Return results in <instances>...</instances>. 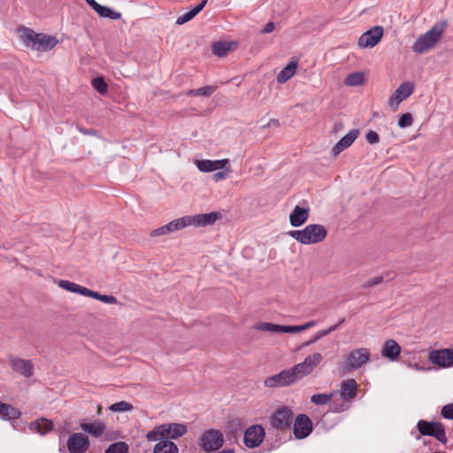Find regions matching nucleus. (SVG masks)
<instances>
[{"label":"nucleus","instance_id":"19","mask_svg":"<svg viewBox=\"0 0 453 453\" xmlns=\"http://www.w3.org/2000/svg\"><path fill=\"white\" fill-rule=\"evenodd\" d=\"M357 129L349 130L332 149V154L335 157L348 149L357 138Z\"/></svg>","mask_w":453,"mask_h":453},{"label":"nucleus","instance_id":"33","mask_svg":"<svg viewBox=\"0 0 453 453\" xmlns=\"http://www.w3.org/2000/svg\"><path fill=\"white\" fill-rule=\"evenodd\" d=\"M365 83V76L362 72H355L349 74L345 81L344 84L349 87H358L362 86Z\"/></svg>","mask_w":453,"mask_h":453},{"label":"nucleus","instance_id":"24","mask_svg":"<svg viewBox=\"0 0 453 453\" xmlns=\"http://www.w3.org/2000/svg\"><path fill=\"white\" fill-rule=\"evenodd\" d=\"M401 354V346L393 339L387 340L381 349V356L390 361H396Z\"/></svg>","mask_w":453,"mask_h":453},{"label":"nucleus","instance_id":"38","mask_svg":"<svg viewBox=\"0 0 453 453\" xmlns=\"http://www.w3.org/2000/svg\"><path fill=\"white\" fill-rule=\"evenodd\" d=\"M129 446L125 441H118L111 444L105 453H127Z\"/></svg>","mask_w":453,"mask_h":453},{"label":"nucleus","instance_id":"26","mask_svg":"<svg viewBox=\"0 0 453 453\" xmlns=\"http://www.w3.org/2000/svg\"><path fill=\"white\" fill-rule=\"evenodd\" d=\"M80 428L94 437H99L104 433L106 426L102 421L95 420L92 423H81Z\"/></svg>","mask_w":453,"mask_h":453},{"label":"nucleus","instance_id":"10","mask_svg":"<svg viewBox=\"0 0 453 453\" xmlns=\"http://www.w3.org/2000/svg\"><path fill=\"white\" fill-rule=\"evenodd\" d=\"M297 381L298 380L291 367L290 369L283 370L275 375L267 377L264 383L267 388H280L290 386Z\"/></svg>","mask_w":453,"mask_h":453},{"label":"nucleus","instance_id":"32","mask_svg":"<svg viewBox=\"0 0 453 453\" xmlns=\"http://www.w3.org/2000/svg\"><path fill=\"white\" fill-rule=\"evenodd\" d=\"M18 34L25 46L33 50V44L35 42L38 34L27 27L19 28Z\"/></svg>","mask_w":453,"mask_h":453},{"label":"nucleus","instance_id":"37","mask_svg":"<svg viewBox=\"0 0 453 453\" xmlns=\"http://www.w3.org/2000/svg\"><path fill=\"white\" fill-rule=\"evenodd\" d=\"M230 50V44L226 42H217L212 44L211 50L218 57L225 56Z\"/></svg>","mask_w":453,"mask_h":453},{"label":"nucleus","instance_id":"49","mask_svg":"<svg viewBox=\"0 0 453 453\" xmlns=\"http://www.w3.org/2000/svg\"><path fill=\"white\" fill-rule=\"evenodd\" d=\"M275 25L273 22H268L265 27L262 29V33L268 34L274 30Z\"/></svg>","mask_w":453,"mask_h":453},{"label":"nucleus","instance_id":"44","mask_svg":"<svg viewBox=\"0 0 453 453\" xmlns=\"http://www.w3.org/2000/svg\"><path fill=\"white\" fill-rule=\"evenodd\" d=\"M413 117L411 113H403L400 116L398 119V127L400 128H406L412 125Z\"/></svg>","mask_w":453,"mask_h":453},{"label":"nucleus","instance_id":"9","mask_svg":"<svg viewBox=\"0 0 453 453\" xmlns=\"http://www.w3.org/2000/svg\"><path fill=\"white\" fill-rule=\"evenodd\" d=\"M269 420L273 428L285 431L290 428L293 420V413L289 408L283 406L273 411Z\"/></svg>","mask_w":453,"mask_h":453},{"label":"nucleus","instance_id":"2","mask_svg":"<svg viewBox=\"0 0 453 453\" xmlns=\"http://www.w3.org/2000/svg\"><path fill=\"white\" fill-rule=\"evenodd\" d=\"M288 234L301 244L311 245L323 242L327 231L323 225L310 224L301 230H291Z\"/></svg>","mask_w":453,"mask_h":453},{"label":"nucleus","instance_id":"17","mask_svg":"<svg viewBox=\"0 0 453 453\" xmlns=\"http://www.w3.org/2000/svg\"><path fill=\"white\" fill-rule=\"evenodd\" d=\"M293 429L294 434L297 439H303L311 433L312 423L306 415L300 414L294 422Z\"/></svg>","mask_w":453,"mask_h":453},{"label":"nucleus","instance_id":"57","mask_svg":"<svg viewBox=\"0 0 453 453\" xmlns=\"http://www.w3.org/2000/svg\"><path fill=\"white\" fill-rule=\"evenodd\" d=\"M411 367L417 369V370H421L422 368L418 365H411Z\"/></svg>","mask_w":453,"mask_h":453},{"label":"nucleus","instance_id":"27","mask_svg":"<svg viewBox=\"0 0 453 453\" xmlns=\"http://www.w3.org/2000/svg\"><path fill=\"white\" fill-rule=\"evenodd\" d=\"M53 427V422L45 418H39L29 424L30 430L41 435H44L48 432H50Z\"/></svg>","mask_w":453,"mask_h":453},{"label":"nucleus","instance_id":"52","mask_svg":"<svg viewBox=\"0 0 453 453\" xmlns=\"http://www.w3.org/2000/svg\"><path fill=\"white\" fill-rule=\"evenodd\" d=\"M342 322V320L341 322H339L338 324L334 325V326H330V327H329V328H327V329H325V331H328V334H329L330 333H332V332L335 331V330L338 328V326H340V324H341Z\"/></svg>","mask_w":453,"mask_h":453},{"label":"nucleus","instance_id":"34","mask_svg":"<svg viewBox=\"0 0 453 453\" xmlns=\"http://www.w3.org/2000/svg\"><path fill=\"white\" fill-rule=\"evenodd\" d=\"M170 223L172 225L173 232L182 230L188 226H193L191 215L180 217L179 219L170 221Z\"/></svg>","mask_w":453,"mask_h":453},{"label":"nucleus","instance_id":"48","mask_svg":"<svg viewBox=\"0 0 453 453\" xmlns=\"http://www.w3.org/2000/svg\"><path fill=\"white\" fill-rule=\"evenodd\" d=\"M365 139L371 144H376L380 141L379 134L375 131H372V130H370L366 133Z\"/></svg>","mask_w":453,"mask_h":453},{"label":"nucleus","instance_id":"41","mask_svg":"<svg viewBox=\"0 0 453 453\" xmlns=\"http://www.w3.org/2000/svg\"><path fill=\"white\" fill-rule=\"evenodd\" d=\"M214 88L212 87H203L197 89H191L187 92V96H208L213 92Z\"/></svg>","mask_w":453,"mask_h":453},{"label":"nucleus","instance_id":"25","mask_svg":"<svg viewBox=\"0 0 453 453\" xmlns=\"http://www.w3.org/2000/svg\"><path fill=\"white\" fill-rule=\"evenodd\" d=\"M357 384L353 379L342 380L339 391L341 398L343 401H349L354 398L357 395Z\"/></svg>","mask_w":453,"mask_h":453},{"label":"nucleus","instance_id":"18","mask_svg":"<svg viewBox=\"0 0 453 453\" xmlns=\"http://www.w3.org/2000/svg\"><path fill=\"white\" fill-rule=\"evenodd\" d=\"M58 43L56 36L38 34L35 42L33 44V50L48 51L52 50Z\"/></svg>","mask_w":453,"mask_h":453},{"label":"nucleus","instance_id":"54","mask_svg":"<svg viewBox=\"0 0 453 453\" xmlns=\"http://www.w3.org/2000/svg\"><path fill=\"white\" fill-rule=\"evenodd\" d=\"M214 453H235L234 449H224L222 450L214 451Z\"/></svg>","mask_w":453,"mask_h":453},{"label":"nucleus","instance_id":"21","mask_svg":"<svg viewBox=\"0 0 453 453\" xmlns=\"http://www.w3.org/2000/svg\"><path fill=\"white\" fill-rule=\"evenodd\" d=\"M12 368L25 377H31L33 375L34 365L30 360L19 357H12L10 359Z\"/></svg>","mask_w":453,"mask_h":453},{"label":"nucleus","instance_id":"4","mask_svg":"<svg viewBox=\"0 0 453 453\" xmlns=\"http://www.w3.org/2000/svg\"><path fill=\"white\" fill-rule=\"evenodd\" d=\"M58 285L59 288H61L62 289H65L68 292L79 294V295L88 296V297H91V298L96 299L104 303L116 304L118 303L117 298L111 295L100 294L98 292L90 290L89 288L81 286L73 281H69L66 280H60L58 281Z\"/></svg>","mask_w":453,"mask_h":453},{"label":"nucleus","instance_id":"45","mask_svg":"<svg viewBox=\"0 0 453 453\" xmlns=\"http://www.w3.org/2000/svg\"><path fill=\"white\" fill-rule=\"evenodd\" d=\"M326 335H328V331H325V329L319 330L310 340H308L307 342H304L302 344V347H305V346H309L311 344H313V343L317 342L319 340H320L321 338H323V337H325Z\"/></svg>","mask_w":453,"mask_h":453},{"label":"nucleus","instance_id":"11","mask_svg":"<svg viewBox=\"0 0 453 453\" xmlns=\"http://www.w3.org/2000/svg\"><path fill=\"white\" fill-rule=\"evenodd\" d=\"M371 357L370 349L367 348H359L352 350L346 357L344 366L348 370H357L369 362Z\"/></svg>","mask_w":453,"mask_h":453},{"label":"nucleus","instance_id":"22","mask_svg":"<svg viewBox=\"0 0 453 453\" xmlns=\"http://www.w3.org/2000/svg\"><path fill=\"white\" fill-rule=\"evenodd\" d=\"M219 217L220 214L215 211L191 215L192 226L196 227L211 226L219 219Z\"/></svg>","mask_w":453,"mask_h":453},{"label":"nucleus","instance_id":"39","mask_svg":"<svg viewBox=\"0 0 453 453\" xmlns=\"http://www.w3.org/2000/svg\"><path fill=\"white\" fill-rule=\"evenodd\" d=\"M109 410L112 412H123V411H130L133 410V405L126 401H120L115 403H112Z\"/></svg>","mask_w":453,"mask_h":453},{"label":"nucleus","instance_id":"51","mask_svg":"<svg viewBox=\"0 0 453 453\" xmlns=\"http://www.w3.org/2000/svg\"><path fill=\"white\" fill-rule=\"evenodd\" d=\"M346 409H347V407H345L344 405H341L340 407H332L331 411L334 412H341Z\"/></svg>","mask_w":453,"mask_h":453},{"label":"nucleus","instance_id":"15","mask_svg":"<svg viewBox=\"0 0 453 453\" xmlns=\"http://www.w3.org/2000/svg\"><path fill=\"white\" fill-rule=\"evenodd\" d=\"M89 440L81 433H74L67 440L69 453H85L89 448Z\"/></svg>","mask_w":453,"mask_h":453},{"label":"nucleus","instance_id":"46","mask_svg":"<svg viewBox=\"0 0 453 453\" xmlns=\"http://www.w3.org/2000/svg\"><path fill=\"white\" fill-rule=\"evenodd\" d=\"M441 413L444 418L453 419V403L444 405Z\"/></svg>","mask_w":453,"mask_h":453},{"label":"nucleus","instance_id":"12","mask_svg":"<svg viewBox=\"0 0 453 453\" xmlns=\"http://www.w3.org/2000/svg\"><path fill=\"white\" fill-rule=\"evenodd\" d=\"M384 29L381 26H374L363 33L357 40V46L360 49L375 47L382 39Z\"/></svg>","mask_w":453,"mask_h":453},{"label":"nucleus","instance_id":"42","mask_svg":"<svg viewBox=\"0 0 453 453\" xmlns=\"http://www.w3.org/2000/svg\"><path fill=\"white\" fill-rule=\"evenodd\" d=\"M93 88L102 95L107 92L108 86L103 77H96L92 81Z\"/></svg>","mask_w":453,"mask_h":453},{"label":"nucleus","instance_id":"29","mask_svg":"<svg viewBox=\"0 0 453 453\" xmlns=\"http://www.w3.org/2000/svg\"><path fill=\"white\" fill-rule=\"evenodd\" d=\"M21 412L19 409L0 402V418L4 420H13L19 418Z\"/></svg>","mask_w":453,"mask_h":453},{"label":"nucleus","instance_id":"6","mask_svg":"<svg viewBox=\"0 0 453 453\" xmlns=\"http://www.w3.org/2000/svg\"><path fill=\"white\" fill-rule=\"evenodd\" d=\"M417 429L421 435L432 436L442 444L448 442L445 427L441 422L420 419L417 423Z\"/></svg>","mask_w":453,"mask_h":453},{"label":"nucleus","instance_id":"1","mask_svg":"<svg viewBox=\"0 0 453 453\" xmlns=\"http://www.w3.org/2000/svg\"><path fill=\"white\" fill-rule=\"evenodd\" d=\"M446 27L445 22L434 24L428 31L420 35L412 45L416 54H424L434 49L441 40Z\"/></svg>","mask_w":453,"mask_h":453},{"label":"nucleus","instance_id":"53","mask_svg":"<svg viewBox=\"0 0 453 453\" xmlns=\"http://www.w3.org/2000/svg\"><path fill=\"white\" fill-rule=\"evenodd\" d=\"M342 322V320L341 322H339L338 324L334 325V326H330V327H329V328H327V329H325V331H328V334H329L330 333H332V332L335 331V330L338 328V326H340V324H341Z\"/></svg>","mask_w":453,"mask_h":453},{"label":"nucleus","instance_id":"31","mask_svg":"<svg viewBox=\"0 0 453 453\" xmlns=\"http://www.w3.org/2000/svg\"><path fill=\"white\" fill-rule=\"evenodd\" d=\"M153 448V453H178L177 445L169 440L161 439Z\"/></svg>","mask_w":453,"mask_h":453},{"label":"nucleus","instance_id":"16","mask_svg":"<svg viewBox=\"0 0 453 453\" xmlns=\"http://www.w3.org/2000/svg\"><path fill=\"white\" fill-rule=\"evenodd\" d=\"M228 158L210 160V159H196L194 161L195 165L202 173H212L226 168L229 163Z\"/></svg>","mask_w":453,"mask_h":453},{"label":"nucleus","instance_id":"40","mask_svg":"<svg viewBox=\"0 0 453 453\" xmlns=\"http://www.w3.org/2000/svg\"><path fill=\"white\" fill-rule=\"evenodd\" d=\"M173 233L171 223H167L160 227L152 230L150 234V237H157L162 235H167Z\"/></svg>","mask_w":453,"mask_h":453},{"label":"nucleus","instance_id":"55","mask_svg":"<svg viewBox=\"0 0 453 453\" xmlns=\"http://www.w3.org/2000/svg\"><path fill=\"white\" fill-rule=\"evenodd\" d=\"M381 281H382V278L381 277L374 278L373 280H372L369 282V285H376V284L380 283Z\"/></svg>","mask_w":453,"mask_h":453},{"label":"nucleus","instance_id":"3","mask_svg":"<svg viewBox=\"0 0 453 453\" xmlns=\"http://www.w3.org/2000/svg\"><path fill=\"white\" fill-rule=\"evenodd\" d=\"M188 432V427L182 423H165L156 426L146 434L148 441H157L164 440H175L183 436Z\"/></svg>","mask_w":453,"mask_h":453},{"label":"nucleus","instance_id":"8","mask_svg":"<svg viewBox=\"0 0 453 453\" xmlns=\"http://www.w3.org/2000/svg\"><path fill=\"white\" fill-rule=\"evenodd\" d=\"M414 83L411 81H404L401 83L395 91L389 96L388 101V107L395 111L399 104L410 97L414 92Z\"/></svg>","mask_w":453,"mask_h":453},{"label":"nucleus","instance_id":"36","mask_svg":"<svg viewBox=\"0 0 453 453\" xmlns=\"http://www.w3.org/2000/svg\"><path fill=\"white\" fill-rule=\"evenodd\" d=\"M335 394V391L330 394H314L311 396V401L316 405H325L332 400Z\"/></svg>","mask_w":453,"mask_h":453},{"label":"nucleus","instance_id":"7","mask_svg":"<svg viewBox=\"0 0 453 453\" xmlns=\"http://www.w3.org/2000/svg\"><path fill=\"white\" fill-rule=\"evenodd\" d=\"M323 360V356L319 352H313L308 355L303 362L292 366V369L298 380L310 375L316 367H318Z\"/></svg>","mask_w":453,"mask_h":453},{"label":"nucleus","instance_id":"28","mask_svg":"<svg viewBox=\"0 0 453 453\" xmlns=\"http://www.w3.org/2000/svg\"><path fill=\"white\" fill-rule=\"evenodd\" d=\"M298 63L296 60L290 61L280 73L277 74V81L280 84L286 83L296 73Z\"/></svg>","mask_w":453,"mask_h":453},{"label":"nucleus","instance_id":"30","mask_svg":"<svg viewBox=\"0 0 453 453\" xmlns=\"http://www.w3.org/2000/svg\"><path fill=\"white\" fill-rule=\"evenodd\" d=\"M208 0H203L198 5L194 7L192 10L178 17L175 21V24L180 26L190 21L204 8Z\"/></svg>","mask_w":453,"mask_h":453},{"label":"nucleus","instance_id":"23","mask_svg":"<svg viewBox=\"0 0 453 453\" xmlns=\"http://www.w3.org/2000/svg\"><path fill=\"white\" fill-rule=\"evenodd\" d=\"M86 3L102 18L116 20L120 19L121 13L110 7L99 4L96 0H86Z\"/></svg>","mask_w":453,"mask_h":453},{"label":"nucleus","instance_id":"20","mask_svg":"<svg viewBox=\"0 0 453 453\" xmlns=\"http://www.w3.org/2000/svg\"><path fill=\"white\" fill-rule=\"evenodd\" d=\"M310 209L308 207L295 206L289 214V223L294 227L303 226L309 219Z\"/></svg>","mask_w":453,"mask_h":453},{"label":"nucleus","instance_id":"35","mask_svg":"<svg viewBox=\"0 0 453 453\" xmlns=\"http://www.w3.org/2000/svg\"><path fill=\"white\" fill-rule=\"evenodd\" d=\"M254 328L258 331L271 332L275 334H281L282 325L273 324L270 322H261L254 326Z\"/></svg>","mask_w":453,"mask_h":453},{"label":"nucleus","instance_id":"43","mask_svg":"<svg viewBox=\"0 0 453 453\" xmlns=\"http://www.w3.org/2000/svg\"><path fill=\"white\" fill-rule=\"evenodd\" d=\"M232 172L230 162L227 165L226 168H222L221 170L217 171L213 176L212 180L215 182H219L226 180L228 177V174Z\"/></svg>","mask_w":453,"mask_h":453},{"label":"nucleus","instance_id":"5","mask_svg":"<svg viewBox=\"0 0 453 453\" xmlns=\"http://www.w3.org/2000/svg\"><path fill=\"white\" fill-rule=\"evenodd\" d=\"M225 442L224 434L219 429H207L198 438L197 445L201 450L211 453L222 448Z\"/></svg>","mask_w":453,"mask_h":453},{"label":"nucleus","instance_id":"56","mask_svg":"<svg viewBox=\"0 0 453 453\" xmlns=\"http://www.w3.org/2000/svg\"><path fill=\"white\" fill-rule=\"evenodd\" d=\"M80 132H81L82 134H95L94 130L80 129Z\"/></svg>","mask_w":453,"mask_h":453},{"label":"nucleus","instance_id":"47","mask_svg":"<svg viewBox=\"0 0 453 453\" xmlns=\"http://www.w3.org/2000/svg\"><path fill=\"white\" fill-rule=\"evenodd\" d=\"M303 331L302 325L298 326H282L281 334L291 333L296 334Z\"/></svg>","mask_w":453,"mask_h":453},{"label":"nucleus","instance_id":"14","mask_svg":"<svg viewBox=\"0 0 453 453\" xmlns=\"http://www.w3.org/2000/svg\"><path fill=\"white\" fill-rule=\"evenodd\" d=\"M429 361L440 368L453 366V348L435 349L429 353Z\"/></svg>","mask_w":453,"mask_h":453},{"label":"nucleus","instance_id":"50","mask_svg":"<svg viewBox=\"0 0 453 453\" xmlns=\"http://www.w3.org/2000/svg\"><path fill=\"white\" fill-rule=\"evenodd\" d=\"M316 324H317V323H316V321H315V320L308 321L307 323H305V324L302 325L303 330L304 331V330H307V329H309V328H311V327L315 326H316Z\"/></svg>","mask_w":453,"mask_h":453},{"label":"nucleus","instance_id":"13","mask_svg":"<svg viewBox=\"0 0 453 453\" xmlns=\"http://www.w3.org/2000/svg\"><path fill=\"white\" fill-rule=\"evenodd\" d=\"M265 437V430L263 426L255 424L249 426L243 435V443L249 449H254L261 445Z\"/></svg>","mask_w":453,"mask_h":453}]
</instances>
